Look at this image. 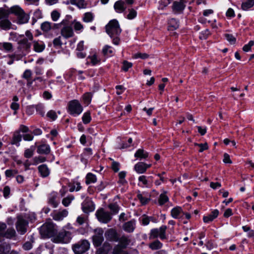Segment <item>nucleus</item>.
Masks as SVG:
<instances>
[{
    "instance_id": "nucleus-1",
    "label": "nucleus",
    "mask_w": 254,
    "mask_h": 254,
    "mask_svg": "<svg viewBox=\"0 0 254 254\" xmlns=\"http://www.w3.org/2000/svg\"><path fill=\"white\" fill-rule=\"evenodd\" d=\"M56 226L51 220L46 221L40 228V233L43 238H50L55 234Z\"/></svg>"
},
{
    "instance_id": "nucleus-2",
    "label": "nucleus",
    "mask_w": 254,
    "mask_h": 254,
    "mask_svg": "<svg viewBox=\"0 0 254 254\" xmlns=\"http://www.w3.org/2000/svg\"><path fill=\"white\" fill-rule=\"evenodd\" d=\"M121 31L119 22L116 19L111 20L106 26V31L111 38L114 36H119Z\"/></svg>"
},
{
    "instance_id": "nucleus-3",
    "label": "nucleus",
    "mask_w": 254,
    "mask_h": 254,
    "mask_svg": "<svg viewBox=\"0 0 254 254\" xmlns=\"http://www.w3.org/2000/svg\"><path fill=\"white\" fill-rule=\"evenodd\" d=\"M7 228L6 224L4 222H0V237H4L11 239L15 237L16 233L12 227Z\"/></svg>"
},
{
    "instance_id": "nucleus-4",
    "label": "nucleus",
    "mask_w": 254,
    "mask_h": 254,
    "mask_svg": "<svg viewBox=\"0 0 254 254\" xmlns=\"http://www.w3.org/2000/svg\"><path fill=\"white\" fill-rule=\"evenodd\" d=\"M68 113L72 116L79 115L83 111V107L77 100L70 101L68 104Z\"/></svg>"
},
{
    "instance_id": "nucleus-5",
    "label": "nucleus",
    "mask_w": 254,
    "mask_h": 254,
    "mask_svg": "<svg viewBox=\"0 0 254 254\" xmlns=\"http://www.w3.org/2000/svg\"><path fill=\"white\" fill-rule=\"evenodd\" d=\"M89 248L90 243L86 240H81L72 246V250L75 254H82Z\"/></svg>"
},
{
    "instance_id": "nucleus-6",
    "label": "nucleus",
    "mask_w": 254,
    "mask_h": 254,
    "mask_svg": "<svg viewBox=\"0 0 254 254\" xmlns=\"http://www.w3.org/2000/svg\"><path fill=\"white\" fill-rule=\"evenodd\" d=\"M167 228L166 226L162 225L159 228L151 229L149 234V239H155L157 237H159L161 240L166 239V231Z\"/></svg>"
},
{
    "instance_id": "nucleus-7",
    "label": "nucleus",
    "mask_w": 254,
    "mask_h": 254,
    "mask_svg": "<svg viewBox=\"0 0 254 254\" xmlns=\"http://www.w3.org/2000/svg\"><path fill=\"white\" fill-rule=\"evenodd\" d=\"M72 238L71 232L65 230L60 231L54 238V241L57 243L67 244L70 242Z\"/></svg>"
},
{
    "instance_id": "nucleus-8",
    "label": "nucleus",
    "mask_w": 254,
    "mask_h": 254,
    "mask_svg": "<svg viewBox=\"0 0 254 254\" xmlns=\"http://www.w3.org/2000/svg\"><path fill=\"white\" fill-rule=\"evenodd\" d=\"M64 26L61 29V35L65 38H68L73 36L74 33L72 27L68 25L67 20H63L60 23L58 24L59 26Z\"/></svg>"
},
{
    "instance_id": "nucleus-9",
    "label": "nucleus",
    "mask_w": 254,
    "mask_h": 254,
    "mask_svg": "<svg viewBox=\"0 0 254 254\" xmlns=\"http://www.w3.org/2000/svg\"><path fill=\"white\" fill-rule=\"evenodd\" d=\"M104 230L101 228H98L94 230V235L92 236L93 245L95 247L101 246L104 241Z\"/></svg>"
},
{
    "instance_id": "nucleus-10",
    "label": "nucleus",
    "mask_w": 254,
    "mask_h": 254,
    "mask_svg": "<svg viewBox=\"0 0 254 254\" xmlns=\"http://www.w3.org/2000/svg\"><path fill=\"white\" fill-rule=\"evenodd\" d=\"M15 226L17 232L21 235L24 234L27 232L28 222L23 216H18Z\"/></svg>"
},
{
    "instance_id": "nucleus-11",
    "label": "nucleus",
    "mask_w": 254,
    "mask_h": 254,
    "mask_svg": "<svg viewBox=\"0 0 254 254\" xmlns=\"http://www.w3.org/2000/svg\"><path fill=\"white\" fill-rule=\"evenodd\" d=\"M98 220L103 223H107L112 219L111 214L103 209L98 210L96 213Z\"/></svg>"
},
{
    "instance_id": "nucleus-12",
    "label": "nucleus",
    "mask_w": 254,
    "mask_h": 254,
    "mask_svg": "<svg viewBox=\"0 0 254 254\" xmlns=\"http://www.w3.org/2000/svg\"><path fill=\"white\" fill-rule=\"evenodd\" d=\"M213 13V10L212 9H206L203 11V15L204 17H200L199 21L202 23H206L207 22L211 23V26L213 28H216V25L212 23L213 20L209 19L208 17L210 15ZM214 22H215V19L213 20Z\"/></svg>"
},
{
    "instance_id": "nucleus-13",
    "label": "nucleus",
    "mask_w": 254,
    "mask_h": 254,
    "mask_svg": "<svg viewBox=\"0 0 254 254\" xmlns=\"http://www.w3.org/2000/svg\"><path fill=\"white\" fill-rule=\"evenodd\" d=\"M68 214V212L66 209L55 210L52 213V216L56 221H61L66 217Z\"/></svg>"
},
{
    "instance_id": "nucleus-14",
    "label": "nucleus",
    "mask_w": 254,
    "mask_h": 254,
    "mask_svg": "<svg viewBox=\"0 0 254 254\" xmlns=\"http://www.w3.org/2000/svg\"><path fill=\"white\" fill-rule=\"evenodd\" d=\"M82 209L85 213L93 211L94 209V205L92 201L88 199H86L82 203Z\"/></svg>"
},
{
    "instance_id": "nucleus-15",
    "label": "nucleus",
    "mask_w": 254,
    "mask_h": 254,
    "mask_svg": "<svg viewBox=\"0 0 254 254\" xmlns=\"http://www.w3.org/2000/svg\"><path fill=\"white\" fill-rule=\"evenodd\" d=\"M114 8L117 13H121L124 12L127 9L126 2L123 0H119L116 1L114 5Z\"/></svg>"
},
{
    "instance_id": "nucleus-16",
    "label": "nucleus",
    "mask_w": 254,
    "mask_h": 254,
    "mask_svg": "<svg viewBox=\"0 0 254 254\" xmlns=\"http://www.w3.org/2000/svg\"><path fill=\"white\" fill-rule=\"evenodd\" d=\"M185 1L184 0H178L174 2L172 8L175 13L181 12L185 8Z\"/></svg>"
},
{
    "instance_id": "nucleus-17",
    "label": "nucleus",
    "mask_w": 254,
    "mask_h": 254,
    "mask_svg": "<svg viewBox=\"0 0 254 254\" xmlns=\"http://www.w3.org/2000/svg\"><path fill=\"white\" fill-rule=\"evenodd\" d=\"M56 27L59 28L58 24H52L51 22L46 21L42 23L41 25V29L44 33L49 32L52 29Z\"/></svg>"
},
{
    "instance_id": "nucleus-18",
    "label": "nucleus",
    "mask_w": 254,
    "mask_h": 254,
    "mask_svg": "<svg viewBox=\"0 0 254 254\" xmlns=\"http://www.w3.org/2000/svg\"><path fill=\"white\" fill-rule=\"evenodd\" d=\"M150 167V165H147L143 162H139L135 165L134 170L138 174H142L145 172L147 169Z\"/></svg>"
},
{
    "instance_id": "nucleus-19",
    "label": "nucleus",
    "mask_w": 254,
    "mask_h": 254,
    "mask_svg": "<svg viewBox=\"0 0 254 254\" xmlns=\"http://www.w3.org/2000/svg\"><path fill=\"white\" fill-rule=\"evenodd\" d=\"M106 238L110 241L117 242L118 241V237L116 232L113 229H109L105 233Z\"/></svg>"
},
{
    "instance_id": "nucleus-20",
    "label": "nucleus",
    "mask_w": 254,
    "mask_h": 254,
    "mask_svg": "<svg viewBox=\"0 0 254 254\" xmlns=\"http://www.w3.org/2000/svg\"><path fill=\"white\" fill-rule=\"evenodd\" d=\"M135 225V221L132 220L125 223L123 225V229L125 231L131 233L134 231Z\"/></svg>"
},
{
    "instance_id": "nucleus-21",
    "label": "nucleus",
    "mask_w": 254,
    "mask_h": 254,
    "mask_svg": "<svg viewBox=\"0 0 254 254\" xmlns=\"http://www.w3.org/2000/svg\"><path fill=\"white\" fill-rule=\"evenodd\" d=\"M12 23L7 18L0 20V28L2 30L7 31L11 28Z\"/></svg>"
},
{
    "instance_id": "nucleus-22",
    "label": "nucleus",
    "mask_w": 254,
    "mask_h": 254,
    "mask_svg": "<svg viewBox=\"0 0 254 254\" xmlns=\"http://www.w3.org/2000/svg\"><path fill=\"white\" fill-rule=\"evenodd\" d=\"M57 195L56 193H52L48 198V203L52 205L54 208L58 207L59 201L57 199Z\"/></svg>"
},
{
    "instance_id": "nucleus-23",
    "label": "nucleus",
    "mask_w": 254,
    "mask_h": 254,
    "mask_svg": "<svg viewBox=\"0 0 254 254\" xmlns=\"http://www.w3.org/2000/svg\"><path fill=\"white\" fill-rule=\"evenodd\" d=\"M16 17L17 18L18 23L21 24L27 23L30 18L29 14L26 13L24 11H23L22 13L18 15Z\"/></svg>"
},
{
    "instance_id": "nucleus-24",
    "label": "nucleus",
    "mask_w": 254,
    "mask_h": 254,
    "mask_svg": "<svg viewBox=\"0 0 254 254\" xmlns=\"http://www.w3.org/2000/svg\"><path fill=\"white\" fill-rule=\"evenodd\" d=\"M219 214V211L217 209L213 210L210 214L203 217V221L205 223H209L216 218Z\"/></svg>"
},
{
    "instance_id": "nucleus-25",
    "label": "nucleus",
    "mask_w": 254,
    "mask_h": 254,
    "mask_svg": "<svg viewBox=\"0 0 254 254\" xmlns=\"http://www.w3.org/2000/svg\"><path fill=\"white\" fill-rule=\"evenodd\" d=\"M50 150L49 145L43 144L38 147L37 152L39 154H48L50 152Z\"/></svg>"
},
{
    "instance_id": "nucleus-26",
    "label": "nucleus",
    "mask_w": 254,
    "mask_h": 254,
    "mask_svg": "<svg viewBox=\"0 0 254 254\" xmlns=\"http://www.w3.org/2000/svg\"><path fill=\"white\" fill-rule=\"evenodd\" d=\"M38 170L43 177H46L48 176L50 174V170L47 166L45 164L40 165L38 167Z\"/></svg>"
},
{
    "instance_id": "nucleus-27",
    "label": "nucleus",
    "mask_w": 254,
    "mask_h": 254,
    "mask_svg": "<svg viewBox=\"0 0 254 254\" xmlns=\"http://www.w3.org/2000/svg\"><path fill=\"white\" fill-rule=\"evenodd\" d=\"M134 156L140 159H145L148 157V153L142 149H139L135 152Z\"/></svg>"
},
{
    "instance_id": "nucleus-28",
    "label": "nucleus",
    "mask_w": 254,
    "mask_h": 254,
    "mask_svg": "<svg viewBox=\"0 0 254 254\" xmlns=\"http://www.w3.org/2000/svg\"><path fill=\"white\" fill-rule=\"evenodd\" d=\"M149 248L152 250H158L161 249L163 247V244L159 240H156L151 243L148 245Z\"/></svg>"
},
{
    "instance_id": "nucleus-29",
    "label": "nucleus",
    "mask_w": 254,
    "mask_h": 254,
    "mask_svg": "<svg viewBox=\"0 0 254 254\" xmlns=\"http://www.w3.org/2000/svg\"><path fill=\"white\" fill-rule=\"evenodd\" d=\"M168 30L174 31L179 26V22L175 18L171 19L169 21Z\"/></svg>"
},
{
    "instance_id": "nucleus-30",
    "label": "nucleus",
    "mask_w": 254,
    "mask_h": 254,
    "mask_svg": "<svg viewBox=\"0 0 254 254\" xmlns=\"http://www.w3.org/2000/svg\"><path fill=\"white\" fill-rule=\"evenodd\" d=\"M23 11L24 10L18 5L13 6L9 9V13L13 14L16 16L22 13Z\"/></svg>"
},
{
    "instance_id": "nucleus-31",
    "label": "nucleus",
    "mask_w": 254,
    "mask_h": 254,
    "mask_svg": "<svg viewBox=\"0 0 254 254\" xmlns=\"http://www.w3.org/2000/svg\"><path fill=\"white\" fill-rule=\"evenodd\" d=\"M45 48V45L41 42H39L37 41L33 42V49L36 52H42Z\"/></svg>"
},
{
    "instance_id": "nucleus-32",
    "label": "nucleus",
    "mask_w": 254,
    "mask_h": 254,
    "mask_svg": "<svg viewBox=\"0 0 254 254\" xmlns=\"http://www.w3.org/2000/svg\"><path fill=\"white\" fill-rule=\"evenodd\" d=\"M130 240L126 236H122L119 240V244L117 246H121L123 249H125L129 245Z\"/></svg>"
},
{
    "instance_id": "nucleus-33",
    "label": "nucleus",
    "mask_w": 254,
    "mask_h": 254,
    "mask_svg": "<svg viewBox=\"0 0 254 254\" xmlns=\"http://www.w3.org/2000/svg\"><path fill=\"white\" fill-rule=\"evenodd\" d=\"M18 44L21 48L27 51L29 50L31 47V44L28 42L27 38H23V39L20 40L18 42Z\"/></svg>"
},
{
    "instance_id": "nucleus-34",
    "label": "nucleus",
    "mask_w": 254,
    "mask_h": 254,
    "mask_svg": "<svg viewBox=\"0 0 254 254\" xmlns=\"http://www.w3.org/2000/svg\"><path fill=\"white\" fill-rule=\"evenodd\" d=\"M10 249V246L8 244L3 243L0 245V254H7Z\"/></svg>"
},
{
    "instance_id": "nucleus-35",
    "label": "nucleus",
    "mask_w": 254,
    "mask_h": 254,
    "mask_svg": "<svg viewBox=\"0 0 254 254\" xmlns=\"http://www.w3.org/2000/svg\"><path fill=\"white\" fill-rule=\"evenodd\" d=\"M183 212L182 209L180 207H176L171 211V215L174 218H178L179 216Z\"/></svg>"
},
{
    "instance_id": "nucleus-36",
    "label": "nucleus",
    "mask_w": 254,
    "mask_h": 254,
    "mask_svg": "<svg viewBox=\"0 0 254 254\" xmlns=\"http://www.w3.org/2000/svg\"><path fill=\"white\" fill-rule=\"evenodd\" d=\"M22 136L18 131L14 133L11 143L15 144L17 146L19 145V142L21 140Z\"/></svg>"
},
{
    "instance_id": "nucleus-37",
    "label": "nucleus",
    "mask_w": 254,
    "mask_h": 254,
    "mask_svg": "<svg viewBox=\"0 0 254 254\" xmlns=\"http://www.w3.org/2000/svg\"><path fill=\"white\" fill-rule=\"evenodd\" d=\"M254 5V1L252 0H246L242 3V8L244 10H247Z\"/></svg>"
},
{
    "instance_id": "nucleus-38",
    "label": "nucleus",
    "mask_w": 254,
    "mask_h": 254,
    "mask_svg": "<svg viewBox=\"0 0 254 254\" xmlns=\"http://www.w3.org/2000/svg\"><path fill=\"white\" fill-rule=\"evenodd\" d=\"M94 15L92 13L88 12L84 14L82 20L86 23L91 22L93 20Z\"/></svg>"
},
{
    "instance_id": "nucleus-39",
    "label": "nucleus",
    "mask_w": 254,
    "mask_h": 254,
    "mask_svg": "<svg viewBox=\"0 0 254 254\" xmlns=\"http://www.w3.org/2000/svg\"><path fill=\"white\" fill-rule=\"evenodd\" d=\"M97 178L95 175L89 173L87 174L86 177V184H89L90 183H94L96 182Z\"/></svg>"
},
{
    "instance_id": "nucleus-40",
    "label": "nucleus",
    "mask_w": 254,
    "mask_h": 254,
    "mask_svg": "<svg viewBox=\"0 0 254 254\" xmlns=\"http://www.w3.org/2000/svg\"><path fill=\"white\" fill-rule=\"evenodd\" d=\"M128 13L127 14L126 18L128 19L131 20L135 18L137 16V11L133 8H129L128 9Z\"/></svg>"
},
{
    "instance_id": "nucleus-41",
    "label": "nucleus",
    "mask_w": 254,
    "mask_h": 254,
    "mask_svg": "<svg viewBox=\"0 0 254 254\" xmlns=\"http://www.w3.org/2000/svg\"><path fill=\"white\" fill-rule=\"evenodd\" d=\"M124 249L121 247V246H116L114 249L113 254H128Z\"/></svg>"
},
{
    "instance_id": "nucleus-42",
    "label": "nucleus",
    "mask_w": 254,
    "mask_h": 254,
    "mask_svg": "<svg viewBox=\"0 0 254 254\" xmlns=\"http://www.w3.org/2000/svg\"><path fill=\"white\" fill-rule=\"evenodd\" d=\"M9 14V10L0 8V20L7 18Z\"/></svg>"
},
{
    "instance_id": "nucleus-43",
    "label": "nucleus",
    "mask_w": 254,
    "mask_h": 254,
    "mask_svg": "<svg viewBox=\"0 0 254 254\" xmlns=\"http://www.w3.org/2000/svg\"><path fill=\"white\" fill-rule=\"evenodd\" d=\"M70 3L72 4L77 5L80 8L85 7V2L84 0H70Z\"/></svg>"
},
{
    "instance_id": "nucleus-44",
    "label": "nucleus",
    "mask_w": 254,
    "mask_h": 254,
    "mask_svg": "<svg viewBox=\"0 0 254 254\" xmlns=\"http://www.w3.org/2000/svg\"><path fill=\"white\" fill-rule=\"evenodd\" d=\"M82 120L84 124H87L90 123L91 120L90 113L89 112L85 113L82 116Z\"/></svg>"
},
{
    "instance_id": "nucleus-45",
    "label": "nucleus",
    "mask_w": 254,
    "mask_h": 254,
    "mask_svg": "<svg viewBox=\"0 0 254 254\" xmlns=\"http://www.w3.org/2000/svg\"><path fill=\"white\" fill-rule=\"evenodd\" d=\"M73 196H68L64 198L62 200V204L65 207L68 206L71 201L74 199Z\"/></svg>"
},
{
    "instance_id": "nucleus-46",
    "label": "nucleus",
    "mask_w": 254,
    "mask_h": 254,
    "mask_svg": "<svg viewBox=\"0 0 254 254\" xmlns=\"http://www.w3.org/2000/svg\"><path fill=\"white\" fill-rule=\"evenodd\" d=\"M82 98L84 103L89 105L91 101L92 95L90 93H86L83 95Z\"/></svg>"
},
{
    "instance_id": "nucleus-47",
    "label": "nucleus",
    "mask_w": 254,
    "mask_h": 254,
    "mask_svg": "<svg viewBox=\"0 0 254 254\" xmlns=\"http://www.w3.org/2000/svg\"><path fill=\"white\" fill-rule=\"evenodd\" d=\"M72 24L73 25V27L75 31H82L83 29V25L79 21L74 20L72 22Z\"/></svg>"
},
{
    "instance_id": "nucleus-48",
    "label": "nucleus",
    "mask_w": 254,
    "mask_h": 254,
    "mask_svg": "<svg viewBox=\"0 0 254 254\" xmlns=\"http://www.w3.org/2000/svg\"><path fill=\"white\" fill-rule=\"evenodd\" d=\"M169 200L168 196L165 193H162L160 194L159 198V203L160 205H163Z\"/></svg>"
},
{
    "instance_id": "nucleus-49",
    "label": "nucleus",
    "mask_w": 254,
    "mask_h": 254,
    "mask_svg": "<svg viewBox=\"0 0 254 254\" xmlns=\"http://www.w3.org/2000/svg\"><path fill=\"white\" fill-rule=\"evenodd\" d=\"M34 149L32 148H28L25 150L24 156L27 158H31L34 154Z\"/></svg>"
},
{
    "instance_id": "nucleus-50",
    "label": "nucleus",
    "mask_w": 254,
    "mask_h": 254,
    "mask_svg": "<svg viewBox=\"0 0 254 254\" xmlns=\"http://www.w3.org/2000/svg\"><path fill=\"white\" fill-rule=\"evenodd\" d=\"M133 58L134 59L140 58L142 59H146L149 58V55L146 53H138L134 54Z\"/></svg>"
},
{
    "instance_id": "nucleus-51",
    "label": "nucleus",
    "mask_w": 254,
    "mask_h": 254,
    "mask_svg": "<svg viewBox=\"0 0 254 254\" xmlns=\"http://www.w3.org/2000/svg\"><path fill=\"white\" fill-rule=\"evenodd\" d=\"M109 208L110 209V210L113 212L114 214H116L118 213L119 210V207L118 205L116 203L110 204L109 205Z\"/></svg>"
},
{
    "instance_id": "nucleus-52",
    "label": "nucleus",
    "mask_w": 254,
    "mask_h": 254,
    "mask_svg": "<svg viewBox=\"0 0 254 254\" xmlns=\"http://www.w3.org/2000/svg\"><path fill=\"white\" fill-rule=\"evenodd\" d=\"M18 173V172L16 170H7L5 172V175L6 177H12Z\"/></svg>"
},
{
    "instance_id": "nucleus-53",
    "label": "nucleus",
    "mask_w": 254,
    "mask_h": 254,
    "mask_svg": "<svg viewBox=\"0 0 254 254\" xmlns=\"http://www.w3.org/2000/svg\"><path fill=\"white\" fill-rule=\"evenodd\" d=\"M2 48L8 52H10L12 50L13 46L11 43L9 42H4L2 44Z\"/></svg>"
},
{
    "instance_id": "nucleus-54",
    "label": "nucleus",
    "mask_w": 254,
    "mask_h": 254,
    "mask_svg": "<svg viewBox=\"0 0 254 254\" xmlns=\"http://www.w3.org/2000/svg\"><path fill=\"white\" fill-rule=\"evenodd\" d=\"M132 65V63L128 62L127 61H124L123 63L122 69L125 71H127Z\"/></svg>"
},
{
    "instance_id": "nucleus-55",
    "label": "nucleus",
    "mask_w": 254,
    "mask_h": 254,
    "mask_svg": "<svg viewBox=\"0 0 254 254\" xmlns=\"http://www.w3.org/2000/svg\"><path fill=\"white\" fill-rule=\"evenodd\" d=\"M194 145L195 146H198L200 149L199 150V152H202L204 150H207L208 148V145L206 143H195Z\"/></svg>"
},
{
    "instance_id": "nucleus-56",
    "label": "nucleus",
    "mask_w": 254,
    "mask_h": 254,
    "mask_svg": "<svg viewBox=\"0 0 254 254\" xmlns=\"http://www.w3.org/2000/svg\"><path fill=\"white\" fill-rule=\"evenodd\" d=\"M89 58L90 59L91 62L93 65H95L99 63L100 61V59L96 55L91 56Z\"/></svg>"
},
{
    "instance_id": "nucleus-57",
    "label": "nucleus",
    "mask_w": 254,
    "mask_h": 254,
    "mask_svg": "<svg viewBox=\"0 0 254 254\" xmlns=\"http://www.w3.org/2000/svg\"><path fill=\"white\" fill-rule=\"evenodd\" d=\"M36 110L41 116H44L45 111L44 110V106L41 104H38L35 106Z\"/></svg>"
},
{
    "instance_id": "nucleus-58",
    "label": "nucleus",
    "mask_w": 254,
    "mask_h": 254,
    "mask_svg": "<svg viewBox=\"0 0 254 254\" xmlns=\"http://www.w3.org/2000/svg\"><path fill=\"white\" fill-rule=\"evenodd\" d=\"M60 16V13L57 10H54L51 13V17L54 21H57Z\"/></svg>"
},
{
    "instance_id": "nucleus-59",
    "label": "nucleus",
    "mask_w": 254,
    "mask_h": 254,
    "mask_svg": "<svg viewBox=\"0 0 254 254\" xmlns=\"http://www.w3.org/2000/svg\"><path fill=\"white\" fill-rule=\"evenodd\" d=\"M120 164L119 162L113 161L112 163V168L116 172L119 171Z\"/></svg>"
},
{
    "instance_id": "nucleus-60",
    "label": "nucleus",
    "mask_w": 254,
    "mask_h": 254,
    "mask_svg": "<svg viewBox=\"0 0 254 254\" xmlns=\"http://www.w3.org/2000/svg\"><path fill=\"white\" fill-rule=\"evenodd\" d=\"M254 45V41H251L249 42V43L245 45L243 48V50L245 52H248L251 50V47Z\"/></svg>"
},
{
    "instance_id": "nucleus-61",
    "label": "nucleus",
    "mask_w": 254,
    "mask_h": 254,
    "mask_svg": "<svg viewBox=\"0 0 254 254\" xmlns=\"http://www.w3.org/2000/svg\"><path fill=\"white\" fill-rule=\"evenodd\" d=\"M46 158L42 156L36 157L33 159L34 164H37L40 163L45 161Z\"/></svg>"
},
{
    "instance_id": "nucleus-62",
    "label": "nucleus",
    "mask_w": 254,
    "mask_h": 254,
    "mask_svg": "<svg viewBox=\"0 0 254 254\" xmlns=\"http://www.w3.org/2000/svg\"><path fill=\"white\" fill-rule=\"evenodd\" d=\"M225 37L226 39L230 42L231 44H234L236 42L235 38L231 34H225Z\"/></svg>"
},
{
    "instance_id": "nucleus-63",
    "label": "nucleus",
    "mask_w": 254,
    "mask_h": 254,
    "mask_svg": "<svg viewBox=\"0 0 254 254\" xmlns=\"http://www.w3.org/2000/svg\"><path fill=\"white\" fill-rule=\"evenodd\" d=\"M209 34V31L208 30H205L200 33L199 35V38L201 39H205L207 38Z\"/></svg>"
},
{
    "instance_id": "nucleus-64",
    "label": "nucleus",
    "mask_w": 254,
    "mask_h": 254,
    "mask_svg": "<svg viewBox=\"0 0 254 254\" xmlns=\"http://www.w3.org/2000/svg\"><path fill=\"white\" fill-rule=\"evenodd\" d=\"M103 53L104 55H108L112 54L113 51L111 49V47L108 45H106L103 49Z\"/></svg>"
}]
</instances>
